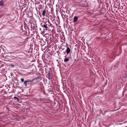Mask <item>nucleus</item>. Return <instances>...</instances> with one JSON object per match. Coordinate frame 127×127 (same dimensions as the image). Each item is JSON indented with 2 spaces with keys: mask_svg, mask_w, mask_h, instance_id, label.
Returning <instances> with one entry per match:
<instances>
[{
  "mask_svg": "<svg viewBox=\"0 0 127 127\" xmlns=\"http://www.w3.org/2000/svg\"><path fill=\"white\" fill-rule=\"evenodd\" d=\"M39 79L40 80H41L42 79L41 77L40 76H38L36 78L33 79L32 80V82L36 80L34 83H35L37 82V79Z\"/></svg>",
  "mask_w": 127,
  "mask_h": 127,
  "instance_id": "nucleus-1",
  "label": "nucleus"
},
{
  "mask_svg": "<svg viewBox=\"0 0 127 127\" xmlns=\"http://www.w3.org/2000/svg\"><path fill=\"white\" fill-rule=\"evenodd\" d=\"M32 82V80H25L24 81V83H23V84L25 86V87H26L27 86V83L28 82Z\"/></svg>",
  "mask_w": 127,
  "mask_h": 127,
  "instance_id": "nucleus-2",
  "label": "nucleus"
},
{
  "mask_svg": "<svg viewBox=\"0 0 127 127\" xmlns=\"http://www.w3.org/2000/svg\"><path fill=\"white\" fill-rule=\"evenodd\" d=\"M70 48L69 47H67L66 51V53L67 55L70 53Z\"/></svg>",
  "mask_w": 127,
  "mask_h": 127,
  "instance_id": "nucleus-3",
  "label": "nucleus"
},
{
  "mask_svg": "<svg viewBox=\"0 0 127 127\" xmlns=\"http://www.w3.org/2000/svg\"><path fill=\"white\" fill-rule=\"evenodd\" d=\"M78 18L77 16H75L74 18L73 22H75L78 20Z\"/></svg>",
  "mask_w": 127,
  "mask_h": 127,
  "instance_id": "nucleus-4",
  "label": "nucleus"
},
{
  "mask_svg": "<svg viewBox=\"0 0 127 127\" xmlns=\"http://www.w3.org/2000/svg\"><path fill=\"white\" fill-rule=\"evenodd\" d=\"M14 98L15 100H16L18 102H19L20 101L19 99L16 97H14Z\"/></svg>",
  "mask_w": 127,
  "mask_h": 127,
  "instance_id": "nucleus-5",
  "label": "nucleus"
},
{
  "mask_svg": "<svg viewBox=\"0 0 127 127\" xmlns=\"http://www.w3.org/2000/svg\"><path fill=\"white\" fill-rule=\"evenodd\" d=\"M46 13V12L45 10H43L42 12V15L43 16H45V14Z\"/></svg>",
  "mask_w": 127,
  "mask_h": 127,
  "instance_id": "nucleus-6",
  "label": "nucleus"
},
{
  "mask_svg": "<svg viewBox=\"0 0 127 127\" xmlns=\"http://www.w3.org/2000/svg\"><path fill=\"white\" fill-rule=\"evenodd\" d=\"M50 72H49L48 75H47L48 77H47V78H48V79H49V80H50Z\"/></svg>",
  "mask_w": 127,
  "mask_h": 127,
  "instance_id": "nucleus-7",
  "label": "nucleus"
},
{
  "mask_svg": "<svg viewBox=\"0 0 127 127\" xmlns=\"http://www.w3.org/2000/svg\"><path fill=\"white\" fill-rule=\"evenodd\" d=\"M4 5L3 2L2 1H0V5L3 6Z\"/></svg>",
  "mask_w": 127,
  "mask_h": 127,
  "instance_id": "nucleus-8",
  "label": "nucleus"
},
{
  "mask_svg": "<svg viewBox=\"0 0 127 127\" xmlns=\"http://www.w3.org/2000/svg\"><path fill=\"white\" fill-rule=\"evenodd\" d=\"M69 60V59L68 58H66L64 60V61L65 62H68Z\"/></svg>",
  "mask_w": 127,
  "mask_h": 127,
  "instance_id": "nucleus-9",
  "label": "nucleus"
},
{
  "mask_svg": "<svg viewBox=\"0 0 127 127\" xmlns=\"http://www.w3.org/2000/svg\"><path fill=\"white\" fill-rule=\"evenodd\" d=\"M42 27L47 29L48 28V27L45 24H44L42 25Z\"/></svg>",
  "mask_w": 127,
  "mask_h": 127,
  "instance_id": "nucleus-10",
  "label": "nucleus"
},
{
  "mask_svg": "<svg viewBox=\"0 0 127 127\" xmlns=\"http://www.w3.org/2000/svg\"><path fill=\"white\" fill-rule=\"evenodd\" d=\"M20 80L22 82H24V79L23 78H21L20 79Z\"/></svg>",
  "mask_w": 127,
  "mask_h": 127,
  "instance_id": "nucleus-11",
  "label": "nucleus"
},
{
  "mask_svg": "<svg viewBox=\"0 0 127 127\" xmlns=\"http://www.w3.org/2000/svg\"><path fill=\"white\" fill-rule=\"evenodd\" d=\"M48 23L49 24L50 26H52L53 25L52 24H51L50 23L49 21H48Z\"/></svg>",
  "mask_w": 127,
  "mask_h": 127,
  "instance_id": "nucleus-12",
  "label": "nucleus"
},
{
  "mask_svg": "<svg viewBox=\"0 0 127 127\" xmlns=\"http://www.w3.org/2000/svg\"><path fill=\"white\" fill-rule=\"evenodd\" d=\"M32 82H31V83H30V82H28L27 83V84L28 85L30 84H32V83H33Z\"/></svg>",
  "mask_w": 127,
  "mask_h": 127,
  "instance_id": "nucleus-13",
  "label": "nucleus"
},
{
  "mask_svg": "<svg viewBox=\"0 0 127 127\" xmlns=\"http://www.w3.org/2000/svg\"><path fill=\"white\" fill-rule=\"evenodd\" d=\"M66 56H67V55H66V56H65V58H66Z\"/></svg>",
  "mask_w": 127,
  "mask_h": 127,
  "instance_id": "nucleus-14",
  "label": "nucleus"
},
{
  "mask_svg": "<svg viewBox=\"0 0 127 127\" xmlns=\"http://www.w3.org/2000/svg\"><path fill=\"white\" fill-rule=\"evenodd\" d=\"M126 77L127 78V75H126Z\"/></svg>",
  "mask_w": 127,
  "mask_h": 127,
  "instance_id": "nucleus-15",
  "label": "nucleus"
},
{
  "mask_svg": "<svg viewBox=\"0 0 127 127\" xmlns=\"http://www.w3.org/2000/svg\"><path fill=\"white\" fill-rule=\"evenodd\" d=\"M34 26H33V28H34Z\"/></svg>",
  "mask_w": 127,
  "mask_h": 127,
  "instance_id": "nucleus-16",
  "label": "nucleus"
}]
</instances>
